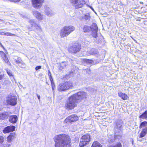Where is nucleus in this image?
I'll return each instance as SVG.
<instances>
[{
    "label": "nucleus",
    "mask_w": 147,
    "mask_h": 147,
    "mask_svg": "<svg viewBox=\"0 0 147 147\" xmlns=\"http://www.w3.org/2000/svg\"><path fill=\"white\" fill-rule=\"evenodd\" d=\"M50 80L51 82V84H52V83L53 82V79L52 77V76H49Z\"/></svg>",
    "instance_id": "a19ab883"
},
{
    "label": "nucleus",
    "mask_w": 147,
    "mask_h": 147,
    "mask_svg": "<svg viewBox=\"0 0 147 147\" xmlns=\"http://www.w3.org/2000/svg\"><path fill=\"white\" fill-rule=\"evenodd\" d=\"M90 8H91V9H92L93 11H94V9H93V8L92 7H90Z\"/></svg>",
    "instance_id": "5fc2aeb1"
},
{
    "label": "nucleus",
    "mask_w": 147,
    "mask_h": 147,
    "mask_svg": "<svg viewBox=\"0 0 147 147\" xmlns=\"http://www.w3.org/2000/svg\"><path fill=\"white\" fill-rule=\"evenodd\" d=\"M5 35L6 36H15L16 35L14 34H12L11 33L9 32H5Z\"/></svg>",
    "instance_id": "c9c22d12"
},
{
    "label": "nucleus",
    "mask_w": 147,
    "mask_h": 147,
    "mask_svg": "<svg viewBox=\"0 0 147 147\" xmlns=\"http://www.w3.org/2000/svg\"><path fill=\"white\" fill-rule=\"evenodd\" d=\"M8 116V113L7 112H4L0 114V119H4L7 118Z\"/></svg>",
    "instance_id": "6ab92c4d"
},
{
    "label": "nucleus",
    "mask_w": 147,
    "mask_h": 147,
    "mask_svg": "<svg viewBox=\"0 0 147 147\" xmlns=\"http://www.w3.org/2000/svg\"><path fill=\"white\" fill-rule=\"evenodd\" d=\"M71 3L75 5V8L76 9L82 7L85 4V2L81 0L78 1V0H70Z\"/></svg>",
    "instance_id": "6e6552de"
},
{
    "label": "nucleus",
    "mask_w": 147,
    "mask_h": 147,
    "mask_svg": "<svg viewBox=\"0 0 147 147\" xmlns=\"http://www.w3.org/2000/svg\"><path fill=\"white\" fill-rule=\"evenodd\" d=\"M11 83V82L9 80V79L5 78V79L3 83L4 85H9Z\"/></svg>",
    "instance_id": "cd10ccee"
},
{
    "label": "nucleus",
    "mask_w": 147,
    "mask_h": 147,
    "mask_svg": "<svg viewBox=\"0 0 147 147\" xmlns=\"http://www.w3.org/2000/svg\"><path fill=\"white\" fill-rule=\"evenodd\" d=\"M90 29L92 32V35L93 37L96 38L97 36V31L98 28L96 23H93L91 25Z\"/></svg>",
    "instance_id": "1a4fd4ad"
},
{
    "label": "nucleus",
    "mask_w": 147,
    "mask_h": 147,
    "mask_svg": "<svg viewBox=\"0 0 147 147\" xmlns=\"http://www.w3.org/2000/svg\"><path fill=\"white\" fill-rule=\"evenodd\" d=\"M146 126H147V122L146 121H144L141 123L140 128H142V127H146Z\"/></svg>",
    "instance_id": "7c9ffc66"
},
{
    "label": "nucleus",
    "mask_w": 147,
    "mask_h": 147,
    "mask_svg": "<svg viewBox=\"0 0 147 147\" xmlns=\"http://www.w3.org/2000/svg\"><path fill=\"white\" fill-rule=\"evenodd\" d=\"M83 18L86 20H89L90 19V16L89 14H85L83 17Z\"/></svg>",
    "instance_id": "2f4dec72"
},
{
    "label": "nucleus",
    "mask_w": 147,
    "mask_h": 147,
    "mask_svg": "<svg viewBox=\"0 0 147 147\" xmlns=\"http://www.w3.org/2000/svg\"><path fill=\"white\" fill-rule=\"evenodd\" d=\"M86 96V93L84 92H79L73 95L69 98V101L66 104V107L69 109H74L77 106L79 100L80 101L85 98Z\"/></svg>",
    "instance_id": "f03ea898"
},
{
    "label": "nucleus",
    "mask_w": 147,
    "mask_h": 147,
    "mask_svg": "<svg viewBox=\"0 0 147 147\" xmlns=\"http://www.w3.org/2000/svg\"><path fill=\"white\" fill-rule=\"evenodd\" d=\"M35 30L37 33H41L42 32V29L41 26L39 24H38L37 26L35 27Z\"/></svg>",
    "instance_id": "bb28decb"
},
{
    "label": "nucleus",
    "mask_w": 147,
    "mask_h": 147,
    "mask_svg": "<svg viewBox=\"0 0 147 147\" xmlns=\"http://www.w3.org/2000/svg\"><path fill=\"white\" fill-rule=\"evenodd\" d=\"M33 14L36 18L39 21H41L44 19V15L38 11H33Z\"/></svg>",
    "instance_id": "9b49d317"
},
{
    "label": "nucleus",
    "mask_w": 147,
    "mask_h": 147,
    "mask_svg": "<svg viewBox=\"0 0 147 147\" xmlns=\"http://www.w3.org/2000/svg\"><path fill=\"white\" fill-rule=\"evenodd\" d=\"M90 30V27L86 25L84 26L83 28V31L84 32H88Z\"/></svg>",
    "instance_id": "a878e982"
},
{
    "label": "nucleus",
    "mask_w": 147,
    "mask_h": 147,
    "mask_svg": "<svg viewBox=\"0 0 147 147\" xmlns=\"http://www.w3.org/2000/svg\"><path fill=\"white\" fill-rule=\"evenodd\" d=\"M29 22L32 25V26L35 27L38 24L36 23V22L34 20H30L29 21Z\"/></svg>",
    "instance_id": "aec40b11"
},
{
    "label": "nucleus",
    "mask_w": 147,
    "mask_h": 147,
    "mask_svg": "<svg viewBox=\"0 0 147 147\" xmlns=\"http://www.w3.org/2000/svg\"><path fill=\"white\" fill-rule=\"evenodd\" d=\"M18 117L16 115H12L9 117V119H17Z\"/></svg>",
    "instance_id": "473e14b6"
},
{
    "label": "nucleus",
    "mask_w": 147,
    "mask_h": 147,
    "mask_svg": "<svg viewBox=\"0 0 147 147\" xmlns=\"http://www.w3.org/2000/svg\"><path fill=\"white\" fill-rule=\"evenodd\" d=\"M91 147H102V146L99 142L95 141L93 143Z\"/></svg>",
    "instance_id": "4be33fe9"
},
{
    "label": "nucleus",
    "mask_w": 147,
    "mask_h": 147,
    "mask_svg": "<svg viewBox=\"0 0 147 147\" xmlns=\"http://www.w3.org/2000/svg\"><path fill=\"white\" fill-rule=\"evenodd\" d=\"M75 30V28L72 26H65L60 32V35L62 37H66Z\"/></svg>",
    "instance_id": "7ed1b4c3"
},
{
    "label": "nucleus",
    "mask_w": 147,
    "mask_h": 147,
    "mask_svg": "<svg viewBox=\"0 0 147 147\" xmlns=\"http://www.w3.org/2000/svg\"><path fill=\"white\" fill-rule=\"evenodd\" d=\"M78 118L77 115H72L68 116L65 119H78Z\"/></svg>",
    "instance_id": "5701e85b"
},
{
    "label": "nucleus",
    "mask_w": 147,
    "mask_h": 147,
    "mask_svg": "<svg viewBox=\"0 0 147 147\" xmlns=\"http://www.w3.org/2000/svg\"><path fill=\"white\" fill-rule=\"evenodd\" d=\"M108 147H122V145L121 143H118L115 145H111Z\"/></svg>",
    "instance_id": "c85d7f7f"
},
{
    "label": "nucleus",
    "mask_w": 147,
    "mask_h": 147,
    "mask_svg": "<svg viewBox=\"0 0 147 147\" xmlns=\"http://www.w3.org/2000/svg\"><path fill=\"white\" fill-rule=\"evenodd\" d=\"M86 71L89 74V72H90V69L88 68H87L86 69Z\"/></svg>",
    "instance_id": "de8ad7c7"
},
{
    "label": "nucleus",
    "mask_w": 147,
    "mask_h": 147,
    "mask_svg": "<svg viewBox=\"0 0 147 147\" xmlns=\"http://www.w3.org/2000/svg\"><path fill=\"white\" fill-rule=\"evenodd\" d=\"M69 123H70V121H69Z\"/></svg>",
    "instance_id": "4d7b16f0"
},
{
    "label": "nucleus",
    "mask_w": 147,
    "mask_h": 147,
    "mask_svg": "<svg viewBox=\"0 0 147 147\" xmlns=\"http://www.w3.org/2000/svg\"><path fill=\"white\" fill-rule=\"evenodd\" d=\"M4 140V137L0 136V147H8L7 144H3Z\"/></svg>",
    "instance_id": "f3484780"
},
{
    "label": "nucleus",
    "mask_w": 147,
    "mask_h": 147,
    "mask_svg": "<svg viewBox=\"0 0 147 147\" xmlns=\"http://www.w3.org/2000/svg\"><path fill=\"white\" fill-rule=\"evenodd\" d=\"M15 127L13 126H8L5 127L3 130V132L5 134L13 131H14Z\"/></svg>",
    "instance_id": "ddd939ff"
},
{
    "label": "nucleus",
    "mask_w": 147,
    "mask_h": 147,
    "mask_svg": "<svg viewBox=\"0 0 147 147\" xmlns=\"http://www.w3.org/2000/svg\"><path fill=\"white\" fill-rule=\"evenodd\" d=\"M118 94L119 96L123 100H126L128 98L127 95L125 93L120 92L118 93Z\"/></svg>",
    "instance_id": "a211bd4d"
},
{
    "label": "nucleus",
    "mask_w": 147,
    "mask_h": 147,
    "mask_svg": "<svg viewBox=\"0 0 147 147\" xmlns=\"http://www.w3.org/2000/svg\"><path fill=\"white\" fill-rule=\"evenodd\" d=\"M147 133V127H145L140 134L139 138H141L145 136Z\"/></svg>",
    "instance_id": "dca6fc26"
},
{
    "label": "nucleus",
    "mask_w": 147,
    "mask_h": 147,
    "mask_svg": "<svg viewBox=\"0 0 147 147\" xmlns=\"http://www.w3.org/2000/svg\"><path fill=\"white\" fill-rule=\"evenodd\" d=\"M72 86V84L71 82H66L60 84L58 86V89L59 91H64L69 89Z\"/></svg>",
    "instance_id": "20e7f679"
},
{
    "label": "nucleus",
    "mask_w": 147,
    "mask_h": 147,
    "mask_svg": "<svg viewBox=\"0 0 147 147\" xmlns=\"http://www.w3.org/2000/svg\"><path fill=\"white\" fill-rule=\"evenodd\" d=\"M117 123H116V125L117 127L119 128V129H121V127L122 126L121 124L119 123H120V120H118Z\"/></svg>",
    "instance_id": "72a5a7b5"
},
{
    "label": "nucleus",
    "mask_w": 147,
    "mask_h": 147,
    "mask_svg": "<svg viewBox=\"0 0 147 147\" xmlns=\"http://www.w3.org/2000/svg\"><path fill=\"white\" fill-rule=\"evenodd\" d=\"M44 1V0H32V5L35 9H40L42 6Z\"/></svg>",
    "instance_id": "0eeeda50"
},
{
    "label": "nucleus",
    "mask_w": 147,
    "mask_h": 147,
    "mask_svg": "<svg viewBox=\"0 0 147 147\" xmlns=\"http://www.w3.org/2000/svg\"><path fill=\"white\" fill-rule=\"evenodd\" d=\"M139 118L142 119H147V110L146 111L140 116Z\"/></svg>",
    "instance_id": "393cba45"
},
{
    "label": "nucleus",
    "mask_w": 147,
    "mask_h": 147,
    "mask_svg": "<svg viewBox=\"0 0 147 147\" xmlns=\"http://www.w3.org/2000/svg\"><path fill=\"white\" fill-rule=\"evenodd\" d=\"M141 138H138V140L140 141V142H142V140H143V139L144 138H143V139H140Z\"/></svg>",
    "instance_id": "8fccbe9b"
},
{
    "label": "nucleus",
    "mask_w": 147,
    "mask_h": 147,
    "mask_svg": "<svg viewBox=\"0 0 147 147\" xmlns=\"http://www.w3.org/2000/svg\"><path fill=\"white\" fill-rule=\"evenodd\" d=\"M0 45L1 47H2L3 49H4V47L1 43L0 42Z\"/></svg>",
    "instance_id": "603ef678"
},
{
    "label": "nucleus",
    "mask_w": 147,
    "mask_h": 147,
    "mask_svg": "<svg viewBox=\"0 0 147 147\" xmlns=\"http://www.w3.org/2000/svg\"><path fill=\"white\" fill-rule=\"evenodd\" d=\"M6 71L7 74L9 76H13V74L12 73L11 71L10 70L7 69Z\"/></svg>",
    "instance_id": "f704fd0d"
},
{
    "label": "nucleus",
    "mask_w": 147,
    "mask_h": 147,
    "mask_svg": "<svg viewBox=\"0 0 147 147\" xmlns=\"http://www.w3.org/2000/svg\"><path fill=\"white\" fill-rule=\"evenodd\" d=\"M48 76H51V72L49 70H48Z\"/></svg>",
    "instance_id": "09e8293b"
},
{
    "label": "nucleus",
    "mask_w": 147,
    "mask_h": 147,
    "mask_svg": "<svg viewBox=\"0 0 147 147\" xmlns=\"http://www.w3.org/2000/svg\"><path fill=\"white\" fill-rule=\"evenodd\" d=\"M71 120H65L64 122V123H67V122H68V121H71Z\"/></svg>",
    "instance_id": "3c124183"
},
{
    "label": "nucleus",
    "mask_w": 147,
    "mask_h": 147,
    "mask_svg": "<svg viewBox=\"0 0 147 147\" xmlns=\"http://www.w3.org/2000/svg\"><path fill=\"white\" fill-rule=\"evenodd\" d=\"M86 62L90 64H92L93 63V61L91 60L87 59L86 61Z\"/></svg>",
    "instance_id": "4c0bfd02"
},
{
    "label": "nucleus",
    "mask_w": 147,
    "mask_h": 147,
    "mask_svg": "<svg viewBox=\"0 0 147 147\" xmlns=\"http://www.w3.org/2000/svg\"><path fill=\"white\" fill-rule=\"evenodd\" d=\"M5 32H0V35H5Z\"/></svg>",
    "instance_id": "37998d69"
},
{
    "label": "nucleus",
    "mask_w": 147,
    "mask_h": 147,
    "mask_svg": "<svg viewBox=\"0 0 147 147\" xmlns=\"http://www.w3.org/2000/svg\"><path fill=\"white\" fill-rule=\"evenodd\" d=\"M80 49V45L78 44L74 45L69 49V51L70 52L73 53H76L78 52Z\"/></svg>",
    "instance_id": "9d476101"
},
{
    "label": "nucleus",
    "mask_w": 147,
    "mask_h": 147,
    "mask_svg": "<svg viewBox=\"0 0 147 147\" xmlns=\"http://www.w3.org/2000/svg\"><path fill=\"white\" fill-rule=\"evenodd\" d=\"M0 55L5 62L7 63L9 65H10V63L9 61L8 58L4 52L2 51H0Z\"/></svg>",
    "instance_id": "f8f14e48"
},
{
    "label": "nucleus",
    "mask_w": 147,
    "mask_h": 147,
    "mask_svg": "<svg viewBox=\"0 0 147 147\" xmlns=\"http://www.w3.org/2000/svg\"><path fill=\"white\" fill-rule=\"evenodd\" d=\"M21 0H8L7 1H10L14 2H18L20 1Z\"/></svg>",
    "instance_id": "58836bf2"
},
{
    "label": "nucleus",
    "mask_w": 147,
    "mask_h": 147,
    "mask_svg": "<svg viewBox=\"0 0 147 147\" xmlns=\"http://www.w3.org/2000/svg\"><path fill=\"white\" fill-rule=\"evenodd\" d=\"M17 101L16 96L11 95H8L7 100V102L8 104L12 106H15L17 104Z\"/></svg>",
    "instance_id": "423d86ee"
},
{
    "label": "nucleus",
    "mask_w": 147,
    "mask_h": 147,
    "mask_svg": "<svg viewBox=\"0 0 147 147\" xmlns=\"http://www.w3.org/2000/svg\"><path fill=\"white\" fill-rule=\"evenodd\" d=\"M55 147H71L70 137L65 134L56 135L54 138Z\"/></svg>",
    "instance_id": "f257e3e1"
},
{
    "label": "nucleus",
    "mask_w": 147,
    "mask_h": 147,
    "mask_svg": "<svg viewBox=\"0 0 147 147\" xmlns=\"http://www.w3.org/2000/svg\"><path fill=\"white\" fill-rule=\"evenodd\" d=\"M90 136L87 134L83 136L81 138L80 143V146L81 147H83L86 144H88L90 141Z\"/></svg>",
    "instance_id": "39448f33"
},
{
    "label": "nucleus",
    "mask_w": 147,
    "mask_h": 147,
    "mask_svg": "<svg viewBox=\"0 0 147 147\" xmlns=\"http://www.w3.org/2000/svg\"><path fill=\"white\" fill-rule=\"evenodd\" d=\"M15 61L17 64H20L22 61L21 58L20 57H18L17 59H14Z\"/></svg>",
    "instance_id": "c756f323"
},
{
    "label": "nucleus",
    "mask_w": 147,
    "mask_h": 147,
    "mask_svg": "<svg viewBox=\"0 0 147 147\" xmlns=\"http://www.w3.org/2000/svg\"><path fill=\"white\" fill-rule=\"evenodd\" d=\"M1 20V21H3V20Z\"/></svg>",
    "instance_id": "6e6d98bb"
},
{
    "label": "nucleus",
    "mask_w": 147,
    "mask_h": 147,
    "mask_svg": "<svg viewBox=\"0 0 147 147\" xmlns=\"http://www.w3.org/2000/svg\"><path fill=\"white\" fill-rule=\"evenodd\" d=\"M20 64H21V65H20V67L21 68H24L26 67L25 64L22 61V63H21Z\"/></svg>",
    "instance_id": "e433bc0d"
},
{
    "label": "nucleus",
    "mask_w": 147,
    "mask_h": 147,
    "mask_svg": "<svg viewBox=\"0 0 147 147\" xmlns=\"http://www.w3.org/2000/svg\"><path fill=\"white\" fill-rule=\"evenodd\" d=\"M67 64V63L66 61H63L61 62L60 64L59 69L62 70L64 67H66Z\"/></svg>",
    "instance_id": "412c9836"
},
{
    "label": "nucleus",
    "mask_w": 147,
    "mask_h": 147,
    "mask_svg": "<svg viewBox=\"0 0 147 147\" xmlns=\"http://www.w3.org/2000/svg\"><path fill=\"white\" fill-rule=\"evenodd\" d=\"M36 95L37 96V97L39 100V101L40 100V96L38 94H36Z\"/></svg>",
    "instance_id": "49530a36"
},
{
    "label": "nucleus",
    "mask_w": 147,
    "mask_h": 147,
    "mask_svg": "<svg viewBox=\"0 0 147 147\" xmlns=\"http://www.w3.org/2000/svg\"><path fill=\"white\" fill-rule=\"evenodd\" d=\"M45 12L46 14L49 16H52L54 14V13L51 10L47 7H45Z\"/></svg>",
    "instance_id": "4468645a"
},
{
    "label": "nucleus",
    "mask_w": 147,
    "mask_h": 147,
    "mask_svg": "<svg viewBox=\"0 0 147 147\" xmlns=\"http://www.w3.org/2000/svg\"><path fill=\"white\" fill-rule=\"evenodd\" d=\"M17 120H9V121L12 123H15L16 122Z\"/></svg>",
    "instance_id": "79ce46f5"
},
{
    "label": "nucleus",
    "mask_w": 147,
    "mask_h": 147,
    "mask_svg": "<svg viewBox=\"0 0 147 147\" xmlns=\"http://www.w3.org/2000/svg\"><path fill=\"white\" fill-rule=\"evenodd\" d=\"M14 138V135L12 133L10 134L7 137V142L9 143L11 142L12 141V140Z\"/></svg>",
    "instance_id": "b1692460"
},
{
    "label": "nucleus",
    "mask_w": 147,
    "mask_h": 147,
    "mask_svg": "<svg viewBox=\"0 0 147 147\" xmlns=\"http://www.w3.org/2000/svg\"><path fill=\"white\" fill-rule=\"evenodd\" d=\"M113 140H114V139H113V138H112V139H111V140H109V143H111L113 141Z\"/></svg>",
    "instance_id": "c03bdc74"
},
{
    "label": "nucleus",
    "mask_w": 147,
    "mask_h": 147,
    "mask_svg": "<svg viewBox=\"0 0 147 147\" xmlns=\"http://www.w3.org/2000/svg\"><path fill=\"white\" fill-rule=\"evenodd\" d=\"M98 53L97 50L95 49H92L87 51L88 55L97 54Z\"/></svg>",
    "instance_id": "2eb2a0df"
},
{
    "label": "nucleus",
    "mask_w": 147,
    "mask_h": 147,
    "mask_svg": "<svg viewBox=\"0 0 147 147\" xmlns=\"http://www.w3.org/2000/svg\"><path fill=\"white\" fill-rule=\"evenodd\" d=\"M41 68V66H38L36 67L35 69L36 71H37L39 69H40Z\"/></svg>",
    "instance_id": "ea45409f"
},
{
    "label": "nucleus",
    "mask_w": 147,
    "mask_h": 147,
    "mask_svg": "<svg viewBox=\"0 0 147 147\" xmlns=\"http://www.w3.org/2000/svg\"><path fill=\"white\" fill-rule=\"evenodd\" d=\"M54 87L53 86V85L52 84V89L53 90V91L54 90Z\"/></svg>",
    "instance_id": "864d4df0"
},
{
    "label": "nucleus",
    "mask_w": 147,
    "mask_h": 147,
    "mask_svg": "<svg viewBox=\"0 0 147 147\" xmlns=\"http://www.w3.org/2000/svg\"><path fill=\"white\" fill-rule=\"evenodd\" d=\"M4 75L3 74L0 75V80H1L3 78Z\"/></svg>",
    "instance_id": "a18cd8bd"
}]
</instances>
